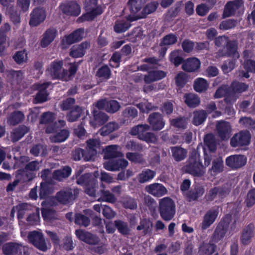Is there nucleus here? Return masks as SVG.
<instances>
[{
	"label": "nucleus",
	"mask_w": 255,
	"mask_h": 255,
	"mask_svg": "<svg viewBox=\"0 0 255 255\" xmlns=\"http://www.w3.org/2000/svg\"><path fill=\"white\" fill-rule=\"evenodd\" d=\"M204 164L203 165L200 154L195 150H193L190 154L189 158L184 167L185 172L194 177H201L205 174L206 168L211 161V155L206 152L204 148Z\"/></svg>",
	"instance_id": "nucleus-1"
},
{
	"label": "nucleus",
	"mask_w": 255,
	"mask_h": 255,
	"mask_svg": "<svg viewBox=\"0 0 255 255\" xmlns=\"http://www.w3.org/2000/svg\"><path fill=\"white\" fill-rule=\"evenodd\" d=\"M81 213H76L73 216L72 212H68L65 215V217L70 222L72 223L74 217V223H102L101 219L91 209H85Z\"/></svg>",
	"instance_id": "nucleus-2"
},
{
	"label": "nucleus",
	"mask_w": 255,
	"mask_h": 255,
	"mask_svg": "<svg viewBox=\"0 0 255 255\" xmlns=\"http://www.w3.org/2000/svg\"><path fill=\"white\" fill-rule=\"evenodd\" d=\"M150 126L147 124L138 125L131 128L129 133L147 143H154L157 141V137L154 133L148 132Z\"/></svg>",
	"instance_id": "nucleus-3"
},
{
	"label": "nucleus",
	"mask_w": 255,
	"mask_h": 255,
	"mask_svg": "<svg viewBox=\"0 0 255 255\" xmlns=\"http://www.w3.org/2000/svg\"><path fill=\"white\" fill-rule=\"evenodd\" d=\"M159 212L163 220H171L176 212V206L174 201L167 197L160 199L159 202Z\"/></svg>",
	"instance_id": "nucleus-4"
},
{
	"label": "nucleus",
	"mask_w": 255,
	"mask_h": 255,
	"mask_svg": "<svg viewBox=\"0 0 255 255\" xmlns=\"http://www.w3.org/2000/svg\"><path fill=\"white\" fill-rule=\"evenodd\" d=\"M230 189L225 186H215L206 193L204 199L207 202L215 201L216 203L222 202L230 193Z\"/></svg>",
	"instance_id": "nucleus-5"
},
{
	"label": "nucleus",
	"mask_w": 255,
	"mask_h": 255,
	"mask_svg": "<svg viewBox=\"0 0 255 255\" xmlns=\"http://www.w3.org/2000/svg\"><path fill=\"white\" fill-rule=\"evenodd\" d=\"M79 189L78 188H68L61 190L56 193L55 200L60 204L67 205L73 204L74 201L78 197Z\"/></svg>",
	"instance_id": "nucleus-6"
},
{
	"label": "nucleus",
	"mask_w": 255,
	"mask_h": 255,
	"mask_svg": "<svg viewBox=\"0 0 255 255\" xmlns=\"http://www.w3.org/2000/svg\"><path fill=\"white\" fill-rule=\"evenodd\" d=\"M244 2L243 0H234L229 1L225 4L223 18L229 17L237 14L240 15L243 12Z\"/></svg>",
	"instance_id": "nucleus-7"
},
{
	"label": "nucleus",
	"mask_w": 255,
	"mask_h": 255,
	"mask_svg": "<svg viewBox=\"0 0 255 255\" xmlns=\"http://www.w3.org/2000/svg\"><path fill=\"white\" fill-rule=\"evenodd\" d=\"M252 135L248 130H242L235 133L230 139V145L233 147L248 146L251 142Z\"/></svg>",
	"instance_id": "nucleus-8"
},
{
	"label": "nucleus",
	"mask_w": 255,
	"mask_h": 255,
	"mask_svg": "<svg viewBox=\"0 0 255 255\" xmlns=\"http://www.w3.org/2000/svg\"><path fill=\"white\" fill-rule=\"evenodd\" d=\"M147 122L151 127L152 130L159 131L161 130L165 126V122L162 114L158 112L151 113L147 119Z\"/></svg>",
	"instance_id": "nucleus-9"
},
{
	"label": "nucleus",
	"mask_w": 255,
	"mask_h": 255,
	"mask_svg": "<svg viewBox=\"0 0 255 255\" xmlns=\"http://www.w3.org/2000/svg\"><path fill=\"white\" fill-rule=\"evenodd\" d=\"M28 239L30 242L39 250L45 252L47 250L45 240L41 232L35 231L30 232L28 235Z\"/></svg>",
	"instance_id": "nucleus-10"
},
{
	"label": "nucleus",
	"mask_w": 255,
	"mask_h": 255,
	"mask_svg": "<svg viewBox=\"0 0 255 255\" xmlns=\"http://www.w3.org/2000/svg\"><path fill=\"white\" fill-rule=\"evenodd\" d=\"M246 163L247 157L242 154L230 155L226 159V165L233 170L242 167Z\"/></svg>",
	"instance_id": "nucleus-11"
},
{
	"label": "nucleus",
	"mask_w": 255,
	"mask_h": 255,
	"mask_svg": "<svg viewBox=\"0 0 255 255\" xmlns=\"http://www.w3.org/2000/svg\"><path fill=\"white\" fill-rule=\"evenodd\" d=\"M75 234L80 240L89 245H97L100 242V238L97 235L85 230L81 229L76 230Z\"/></svg>",
	"instance_id": "nucleus-12"
},
{
	"label": "nucleus",
	"mask_w": 255,
	"mask_h": 255,
	"mask_svg": "<svg viewBox=\"0 0 255 255\" xmlns=\"http://www.w3.org/2000/svg\"><path fill=\"white\" fill-rule=\"evenodd\" d=\"M60 8L62 12L68 15L77 16L81 12L80 5L75 1H68L62 3Z\"/></svg>",
	"instance_id": "nucleus-13"
},
{
	"label": "nucleus",
	"mask_w": 255,
	"mask_h": 255,
	"mask_svg": "<svg viewBox=\"0 0 255 255\" xmlns=\"http://www.w3.org/2000/svg\"><path fill=\"white\" fill-rule=\"evenodd\" d=\"M177 37L176 34L170 33L164 36L161 39L159 46L160 49L159 50L160 55L164 56L168 48L171 45L175 44L177 41Z\"/></svg>",
	"instance_id": "nucleus-14"
},
{
	"label": "nucleus",
	"mask_w": 255,
	"mask_h": 255,
	"mask_svg": "<svg viewBox=\"0 0 255 255\" xmlns=\"http://www.w3.org/2000/svg\"><path fill=\"white\" fill-rule=\"evenodd\" d=\"M158 6L157 1H151L143 7L141 12L135 15H128V19L130 21H135L139 19L144 18L147 15L154 12Z\"/></svg>",
	"instance_id": "nucleus-15"
},
{
	"label": "nucleus",
	"mask_w": 255,
	"mask_h": 255,
	"mask_svg": "<svg viewBox=\"0 0 255 255\" xmlns=\"http://www.w3.org/2000/svg\"><path fill=\"white\" fill-rule=\"evenodd\" d=\"M46 16V12L43 8L36 7L30 13L29 24L32 27L37 26L45 20Z\"/></svg>",
	"instance_id": "nucleus-16"
},
{
	"label": "nucleus",
	"mask_w": 255,
	"mask_h": 255,
	"mask_svg": "<svg viewBox=\"0 0 255 255\" xmlns=\"http://www.w3.org/2000/svg\"><path fill=\"white\" fill-rule=\"evenodd\" d=\"M128 161L125 159H112L104 163L105 169L111 171H119L125 169L128 165Z\"/></svg>",
	"instance_id": "nucleus-17"
},
{
	"label": "nucleus",
	"mask_w": 255,
	"mask_h": 255,
	"mask_svg": "<svg viewBox=\"0 0 255 255\" xmlns=\"http://www.w3.org/2000/svg\"><path fill=\"white\" fill-rule=\"evenodd\" d=\"M86 148L85 151L87 152L86 158L88 160H94L97 154V149L100 146V142L97 139L92 138L86 141Z\"/></svg>",
	"instance_id": "nucleus-18"
},
{
	"label": "nucleus",
	"mask_w": 255,
	"mask_h": 255,
	"mask_svg": "<svg viewBox=\"0 0 255 255\" xmlns=\"http://www.w3.org/2000/svg\"><path fill=\"white\" fill-rule=\"evenodd\" d=\"M90 43L84 41L79 44L73 46L70 49L69 55L73 58L82 57L86 53V50L90 48Z\"/></svg>",
	"instance_id": "nucleus-19"
},
{
	"label": "nucleus",
	"mask_w": 255,
	"mask_h": 255,
	"mask_svg": "<svg viewBox=\"0 0 255 255\" xmlns=\"http://www.w3.org/2000/svg\"><path fill=\"white\" fill-rule=\"evenodd\" d=\"M145 189L148 193L157 197H161L167 192L166 188L162 184L158 183L146 186Z\"/></svg>",
	"instance_id": "nucleus-20"
},
{
	"label": "nucleus",
	"mask_w": 255,
	"mask_h": 255,
	"mask_svg": "<svg viewBox=\"0 0 255 255\" xmlns=\"http://www.w3.org/2000/svg\"><path fill=\"white\" fill-rule=\"evenodd\" d=\"M216 128L218 135L222 140L229 137L231 132V127L229 122L221 121L217 124Z\"/></svg>",
	"instance_id": "nucleus-21"
},
{
	"label": "nucleus",
	"mask_w": 255,
	"mask_h": 255,
	"mask_svg": "<svg viewBox=\"0 0 255 255\" xmlns=\"http://www.w3.org/2000/svg\"><path fill=\"white\" fill-rule=\"evenodd\" d=\"M57 33V29L54 27H50L46 29L40 41L41 46L43 48L47 47L54 40Z\"/></svg>",
	"instance_id": "nucleus-22"
},
{
	"label": "nucleus",
	"mask_w": 255,
	"mask_h": 255,
	"mask_svg": "<svg viewBox=\"0 0 255 255\" xmlns=\"http://www.w3.org/2000/svg\"><path fill=\"white\" fill-rule=\"evenodd\" d=\"M166 75V72L162 70H151L144 76V82L146 84H150L163 79Z\"/></svg>",
	"instance_id": "nucleus-23"
},
{
	"label": "nucleus",
	"mask_w": 255,
	"mask_h": 255,
	"mask_svg": "<svg viewBox=\"0 0 255 255\" xmlns=\"http://www.w3.org/2000/svg\"><path fill=\"white\" fill-rule=\"evenodd\" d=\"M200 61L197 58H189L185 60L182 64V69L184 71L192 72L197 71L200 67Z\"/></svg>",
	"instance_id": "nucleus-24"
},
{
	"label": "nucleus",
	"mask_w": 255,
	"mask_h": 255,
	"mask_svg": "<svg viewBox=\"0 0 255 255\" xmlns=\"http://www.w3.org/2000/svg\"><path fill=\"white\" fill-rule=\"evenodd\" d=\"M63 65V61L60 60H55L50 63L47 68V71L53 79H58L59 73L62 70Z\"/></svg>",
	"instance_id": "nucleus-25"
},
{
	"label": "nucleus",
	"mask_w": 255,
	"mask_h": 255,
	"mask_svg": "<svg viewBox=\"0 0 255 255\" xmlns=\"http://www.w3.org/2000/svg\"><path fill=\"white\" fill-rule=\"evenodd\" d=\"M225 49L226 52L224 55L225 56L239 58L240 55L237 51L238 43L236 40H228L226 42Z\"/></svg>",
	"instance_id": "nucleus-26"
},
{
	"label": "nucleus",
	"mask_w": 255,
	"mask_h": 255,
	"mask_svg": "<svg viewBox=\"0 0 255 255\" xmlns=\"http://www.w3.org/2000/svg\"><path fill=\"white\" fill-rule=\"evenodd\" d=\"M118 145L114 144L106 146L104 150V158L110 160L121 157L122 154L118 151Z\"/></svg>",
	"instance_id": "nucleus-27"
},
{
	"label": "nucleus",
	"mask_w": 255,
	"mask_h": 255,
	"mask_svg": "<svg viewBox=\"0 0 255 255\" xmlns=\"http://www.w3.org/2000/svg\"><path fill=\"white\" fill-rule=\"evenodd\" d=\"M83 112V110L81 107L75 105L67 113L66 119L69 122L77 121L81 117Z\"/></svg>",
	"instance_id": "nucleus-28"
},
{
	"label": "nucleus",
	"mask_w": 255,
	"mask_h": 255,
	"mask_svg": "<svg viewBox=\"0 0 255 255\" xmlns=\"http://www.w3.org/2000/svg\"><path fill=\"white\" fill-rule=\"evenodd\" d=\"M155 175V171L149 169H144L138 174L137 180L140 183H144L151 181Z\"/></svg>",
	"instance_id": "nucleus-29"
},
{
	"label": "nucleus",
	"mask_w": 255,
	"mask_h": 255,
	"mask_svg": "<svg viewBox=\"0 0 255 255\" xmlns=\"http://www.w3.org/2000/svg\"><path fill=\"white\" fill-rule=\"evenodd\" d=\"M128 15L127 17V20L122 19L117 20L114 26V31L118 33H121L128 30L131 26L130 22L131 21L128 20Z\"/></svg>",
	"instance_id": "nucleus-30"
},
{
	"label": "nucleus",
	"mask_w": 255,
	"mask_h": 255,
	"mask_svg": "<svg viewBox=\"0 0 255 255\" xmlns=\"http://www.w3.org/2000/svg\"><path fill=\"white\" fill-rule=\"evenodd\" d=\"M72 169L69 166H65L62 169L56 170L53 174V177L54 179L59 181L63 179L68 177L71 174Z\"/></svg>",
	"instance_id": "nucleus-31"
},
{
	"label": "nucleus",
	"mask_w": 255,
	"mask_h": 255,
	"mask_svg": "<svg viewBox=\"0 0 255 255\" xmlns=\"http://www.w3.org/2000/svg\"><path fill=\"white\" fill-rule=\"evenodd\" d=\"M171 151L173 158L176 161H181L184 160L187 156V150L180 146L171 147Z\"/></svg>",
	"instance_id": "nucleus-32"
},
{
	"label": "nucleus",
	"mask_w": 255,
	"mask_h": 255,
	"mask_svg": "<svg viewBox=\"0 0 255 255\" xmlns=\"http://www.w3.org/2000/svg\"><path fill=\"white\" fill-rule=\"evenodd\" d=\"M205 192L204 188L201 185H195L194 187L189 190L187 193V196L190 200L196 201L201 197Z\"/></svg>",
	"instance_id": "nucleus-33"
},
{
	"label": "nucleus",
	"mask_w": 255,
	"mask_h": 255,
	"mask_svg": "<svg viewBox=\"0 0 255 255\" xmlns=\"http://www.w3.org/2000/svg\"><path fill=\"white\" fill-rule=\"evenodd\" d=\"M207 118V113L203 110H197L193 112L192 124L198 126L202 124Z\"/></svg>",
	"instance_id": "nucleus-34"
},
{
	"label": "nucleus",
	"mask_w": 255,
	"mask_h": 255,
	"mask_svg": "<svg viewBox=\"0 0 255 255\" xmlns=\"http://www.w3.org/2000/svg\"><path fill=\"white\" fill-rule=\"evenodd\" d=\"M228 228V224H218L213 235V241L218 242L223 239L227 231Z\"/></svg>",
	"instance_id": "nucleus-35"
},
{
	"label": "nucleus",
	"mask_w": 255,
	"mask_h": 255,
	"mask_svg": "<svg viewBox=\"0 0 255 255\" xmlns=\"http://www.w3.org/2000/svg\"><path fill=\"white\" fill-rule=\"evenodd\" d=\"M230 89L233 93L240 94L247 91L249 89V85L235 80L231 83Z\"/></svg>",
	"instance_id": "nucleus-36"
},
{
	"label": "nucleus",
	"mask_w": 255,
	"mask_h": 255,
	"mask_svg": "<svg viewBox=\"0 0 255 255\" xmlns=\"http://www.w3.org/2000/svg\"><path fill=\"white\" fill-rule=\"evenodd\" d=\"M184 98L185 104L190 108H196L199 105L200 103V98L194 94H186Z\"/></svg>",
	"instance_id": "nucleus-37"
},
{
	"label": "nucleus",
	"mask_w": 255,
	"mask_h": 255,
	"mask_svg": "<svg viewBox=\"0 0 255 255\" xmlns=\"http://www.w3.org/2000/svg\"><path fill=\"white\" fill-rule=\"evenodd\" d=\"M94 122L96 126H100L105 124L108 120V116L104 112L94 110L93 112Z\"/></svg>",
	"instance_id": "nucleus-38"
},
{
	"label": "nucleus",
	"mask_w": 255,
	"mask_h": 255,
	"mask_svg": "<svg viewBox=\"0 0 255 255\" xmlns=\"http://www.w3.org/2000/svg\"><path fill=\"white\" fill-rule=\"evenodd\" d=\"M78 177L76 176V183L80 185L86 186L91 183H95V180L97 179L93 176V175L90 173H85L80 176V173Z\"/></svg>",
	"instance_id": "nucleus-39"
},
{
	"label": "nucleus",
	"mask_w": 255,
	"mask_h": 255,
	"mask_svg": "<svg viewBox=\"0 0 255 255\" xmlns=\"http://www.w3.org/2000/svg\"><path fill=\"white\" fill-rule=\"evenodd\" d=\"M254 226L253 224L248 225L244 230L241 237V241L244 245L249 244L253 237Z\"/></svg>",
	"instance_id": "nucleus-40"
},
{
	"label": "nucleus",
	"mask_w": 255,
	"mask_h": 255,
	"mask_svg": "<svg viewBox=\"0 0 255 255\" xmlns=\"http://www.w3.org/2000/svg\"><path fill=\"white\" fill-rule=\"evenodd\" d=\"M216 246L211 243H203L199 249V255H211L216 250Z\"/></svg>",
	"instance_id": "nucleus-41"
},
{
	"label": "nucleus",
	"mask_w": 255,
	"mask_h": 255,
	"mask_svg": "<svg viewBox=\"0 0 255 255\" xmlns=\"http://www.w3.org/2000/svg\"><path fill=\"white\" fill-rule=\"evenodd\" d=\"M118 128L119 126L118 124L114 122H110L103 126L100 129L99 132L100 134L102 136H107L112 132L118 129Z\"/></svg>",
	"instance_id": "nucleus-42"
},
{
	"label": "nucleus",
	"mask_w": 255,
	"mask_h": 255,
	"mask_svg": "<svg viewBox=\"0 0 255 255\" xmlns=\"http://www.w3.org/2000/svg\"><path fill=\"white\" fill-rule=\"evenodd\" d=\"M143 0H128V4L131 13H137L142 7Z\"/></svg>",
	"instance_id": "nucleus-43"
},
{
	"label": "nucleus",
	"mask_w": 255,
	"mask_h": 255,
	"mask_svg": "<svg viewBox=\"0 0 255 255\" xmlns=\"http://www.w3.org/2000/svg\"><path fill=\"white\" fill-rule=\"evenodd\" d=\"M194 89L195 91L202 93L206 91L209 87L207 81L202 78H197L194 83Z\"/></svg>",
	"instance_id": "nucleus-44"
},
{
	"label": "nucleus",
	"mask_w": 255,
	"mask_h": 255,
	"mask_svg": "<svg viewBox=\"0 0 255 255\" xmlns=\"http://www.w3.org/2000/svg\"><path fill=\"white\" fill-rule=\"evenodd\" d=\"M111 74L110 68L107 65L104 64L98 69L96 76L99 78L108 80L111 78Z\"/></svg>",
	"instance_id": "nucleus-45"
},
{
	"label": "nucleus",
	"mask_w": 255,
	"mask_h": 255,
	"mask_svg": "<svg viewBox=\"0 0 255 255\" xmlns=\"http://www.w3.org/2000/svg\"><path fill=\"white\" fill-rule=\"evenodd\" d=\"M41 214L45 222L53 221L57 219V214L56 211L53 209L44 208L41 210Z\"/></svg>",
	"instance_id": "nucleus-46"
},
{
	"label": "nucleus",
	"mask_w": 255,
	"mask_h": 255,
	"mask_svg": "<svg viewBox=\"0 0 255 255\" xmlns=\"http://www.w3.org/2000/svg\"><path fill=\"white\" fill-rule=\"evenodd\" d=\"M69 132L68 130L63 129L60 130L53 136L50 137V140L53 142H61L64 141L68 137Z\"/></svg>",
	"instance_id": "nucleus-47"
},
{
	"label": "nucleus",
	"mask_w": 255,
	"mask_h": 255,
	"mask_svg": "<svg viewBox=\"0 0 255 255\" xmlns=\"http://www.w3.org/2000/svg\"><path fill=\"white\" fill-rule=\"evenodd\" d=\"M170 124L175 128L185 129L187 125V118L185 117H178L170 120Z\"/></svg>",
	"instance_id": "nucleus-48"
},
{
	"label": "nucleus",
	"mask_w": 255,
	"mask_h": 255,
	"mask_svg": "<svg viewBox=\"0 0 255 255\" xmlns=\"http://www.w3.org/2000/svg\"><path fill=\"white\" fill-rule=\"evenodd\" d=\"M51 189L48 182H41L39 188V197L40 199H46L51 194Z\"/></svg>",
	"instance_id": "nucleus-49"
},
{
	"label": "nucleus",
	"mask_w": 255,
	"mask_h": 255,
	"mask_svg": "<svg viewBox=\"0 0 255 255\" xmlns=\"http://www.w3.org/2000/svg\"><path fill=\"white\" fill-rule=\"evenodd\" d=\"M204 144L211 152H215L216 150V143L213 135L210 133L207 134L204 137Z\"/></svg>",
	"instance_id": "nucleus-50"
},
{
	"label": "nucleus",
	"mask_w": 255,
	"mask_h": 255,
	"mask_svg": "<svg viewBox=\"0 0 255 255\" xmlns=\"http://www.w3.org/2000/svg\"><path fill=\"white\" fill-rule=\"evenodd\" d=\"M219 214L218 209H210L205 214L202 223H213Z\"/></svg>",
	"instance_id": "nucleus-51"
},
{
	"label": "nucleus",
	"mask_w": 255,
	"mask_h": 255,
	"mask_svg": "<svg viewBox=\"0 0 255 255\" xmlns=\"http://www.w3.org/2000/svg\"><path fill=\"white\" fill-rule=\"evenodd\" d=\"M76 100L74 98H67L62 101L59 105L60 109L63 111L71 110L74 106Z\"/></svg>",
	"instance_id": "nucleus-52"
},
{
	"label": "nucleus",
	"mask_w": 255,
	"mask_h": 255,
	"mask_svg": "<svg viewBox=\"0 0 255 255\" xmlns=\"http://www.w3.org/2000/svg\"><path fill=\"white\" fill-rule=\"evenodd\" d=\"M173 104L172 102L168 101L163 103L159 108L160 111L164 115L169 116L173 112Z\"/></svg>",
	"instance_id": "nucleus-53"
},
{
	"label": "nucleus",
	"mask_w": 255,
	"mask_h": 255,
	"mask_svg": "<svg viewBox=\"0 0 255 255\" xmlns=\"http://www.w3.org/2000/svg\"><path fill=\"white\" fill-rule=\"evenodd\" d=\"M230 92V87L228 85H222L217 89L214 97L216 99L221 98L229 94Z\"/></svg>",
	"instance_id": "nucleus-54"
},
{
	"label": "nucleus",
	"mask_w": 255,
	"mask_h": 255,
	"mask_svg": "<svg viewBox=\"0 0 255 255\" xmlns=\"http://www.w3.org/2000/svg\"><path fill=\"white\" fill-rule=\"evenodd\" d=\"M237 24V21L236 20L229 19L221 21L219 25V28L221 30H226L235 28Z\"/></svg>",
	"instance_id": "nucleus-55"
},
{
	"label": "nucleus",
	"mask_w": 255,
	"mask_h": 255,
	"mask_svg": "<svg viewBox=\"0 0 255 255\" xmlns=\"http://www.w3.org/2000/svg\"><path fill=\"white\" fill-rule=\"evenodd\" d=\"M237 59L233 58L232 59L225 61L221 67L223 72L228 73L233 70L235 67Z\"/></svg>",
	"instance_id": "nucleus-56"
},
{
	"label": "nucleus",
	"mask_w": 255,
	"mask_h": 255,
	"mask_svg": "<svg viewBox=\"0 0 255 255\" xmlns=\"http://www.w3.org/2000/svg\"><path fill=\"white\" fill-rule=\"evenodd\" d=\"M176 86L178 89H182L187 82L186 75L183 72L178 73L175 78Z\"/></svg>",
	"instance_id": "nucleus-57"
},
{
	"label": "nucleus",
	"mask_w": 255,
	"mask_h": 255,
	"mask_svg": "<svg viewBox=\"0 0 255 255\" xmlns=\"http://www.w3.org/2000/svg\"><path fill=\"white\" fill-rule=\"evenodd\" d=\"M86 151L81 148H77L72 152L73 159L75 161H79L82 158L85 161H90L86 158Z\"/></svg>",
	"instance_id": "nucleus-58"
},
{
	"label": "nucleus",
	"mask_w": 255,
	"mask_h": 255,
	"mask_svg": "<svg viewBox=\"0 0 255 255\" xmlns=\"http://www.w3.org/2000/svg\"><path fill=\"white\" fill-rule=\"evenodd\" d=\"M239 123L246 128L255 129V120H253L251 118L242 117L240 119Z\"/></svg>",
	"instance_id": "nucleus-59"
},
{
	"label": "nucleus",
	"mask_w": 255,
	"mask_h": 255,
	"mask_svg": "<svg viewBox=\"0 0 255 255\" xmlns=\"http://www.w3.org/2000/svg\"><path fill=\"white\" fill-rule=\"evenodd\" d=\"M55 120L54 113L48 112L44 113L40 118V123L41 124H51Z\"/></svg>",
	"instance_id": "nucleus-60"
},
{
	"label": "nucleus",
	"mask_w": 255,
	"mask_h": 255,
	"mask_svg": "<svg viewBox=\"0 0 255 255\" xmlns=\"http://www.w3.org/2000/svg\"><path fill=\"white\" fill-rule=\"evenodd\" d=\"M224 170L223 161L221 159L217 158L212 162L211 172L214 173L222 172Z\"/></svg>",
	"instance_id": "nucleus-61"
},
{
	"label": "nucleus",
	"mask_w": 255,
	"mask_h": 255,
	"mask_svg": "<svg viewBox=\"0 0 255 255\" xmlns=\"http://www.w3.org/2000/svg\"><path fill=\"white\" fill-rule=\"evenodd\" d=\"M21 175L24 177V182H29L35 177V174L31 171L26 170L25 169H18L17 170V176Z\"/></svg>",
	"instance_id": "nucleus-62"
},
{
	"label": "nucleus",
	"mask_w": 255,
	"mask_h": 255,
	"mask_svg": "<svg viewBox=\"0 0 255 255\" xmlns=\"http://www.w3.org/2000/svg\"><path fill=\"white\" fill-rule=\"evenodd\" d=\"M98 186V181L95 180V183H91L85 187V192L90 197H95L96 196V188Z\"/></svg>",
	"instance_id": "nucleus-63"
},
{
	"label": "nucleus",
	"mask_w": 255,
	"mask_h": 255,
	"mask_svg": "<svg viewBox=\"0 0 255 255\" xmlns=\"http://www.w3.org/2000/svg\"><path fill=\"white\" fill-rule=\"evenodd\" d=\"M120 107L121 106L118 101L110 100L107 102L106 111L108 113H115L120 109Z\"/></svg>",
	"instance_id": "nucleus-64"
}]
</instances>
